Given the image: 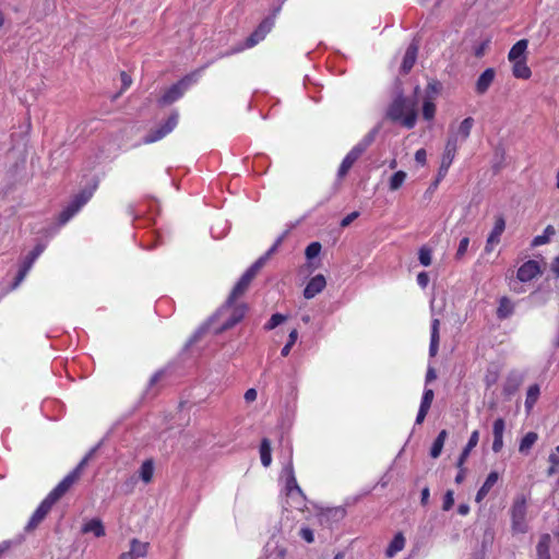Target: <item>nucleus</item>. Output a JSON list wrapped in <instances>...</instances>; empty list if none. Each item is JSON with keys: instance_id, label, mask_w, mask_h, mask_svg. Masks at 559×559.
<instances>
[{"instance_id": "f257e3e1", "label": "nucleus", "mask_w": 559, "mask_h": 559, "mask_svg": "<svg viewBox=\"0 0 559 559\" xmlns=\"http://www.w3.org/2000/svg\"><path fill=\"white\" fill-rule=\"evenodd\" d=\"M388 117L399 121L407 129H412L417 119L416 104L406 97L397 96L388 110Z\"/></svg>"}, {"instance_id": "f03ea898", "label": "nucleus", "mask_w": 559, "mask_h": 559, "mask_svg": "<svg viewBox=\"0 0 559 559\" xmlns=\"http://www.w3.org/2000/svg\"><path fill=\"white\" fill-rule=\"evenodd\" d=\"M512 531L514 533H525L528 528L526 522V499L524 496H518L510 510Z\"/></svg>"}, {"instance_id": "7ed1b4c3", "label": "nucleus", "mask_w": 559, "mask_h": 559, "mask_svg": "<svg viewBox=\"0 0 559 559\" xmlns=\"http://www.w3.org/2000/svg\"><path fill=\"white\" fill-rule=\"evenodd\" d=\"M376 131L369 132L357 145H355L350 152L343 159L340 169L338 177H343L347 174L354 163L360 157V155L367 150V147L373 142Z\"/></svg>"}, {"instance_id": "20e7f679", "label": "nucleus", "mask_w": 559, "mask_h": 559, "mask_svg": "<svg viewBox=\"0 0 559 559\" xmlns=\"http://www.w3.org/2000/svg\"><path fill=\"white\" fill-rule=\"evenodd\" d=\"M91 191H82L78 194L72 202L60 213L59 221L61 224H66L73 217L80 209L91 199Z\"/></svg>"}, {"instance_id": "39448f33", "label": "nucleus", "mask_w": 559, "mask_h": 559, "mask_svg": "<svg viewBox=\"0 0 559 559\" xmlns=\"http://www.w3.org/2000/svg\"><path fill=\"white\" fill-rule=\"evenodd\" d=\"M273 24L274 22L271 19H265L262 21L258 28L247 38L246 45L234 49L233 52H239L245 48H251L255 46L258 43L264 39L265 35L272 29Z\"/></svg>"}, {"instance_id": "423d86ee", "label": "nucleus", "mask_w": 559, "mask_h": 559, "mask_svg": "<svg viewBox=\"0 0 559 559\" xmlns=\"http://www.w3.org/2000/svg\"><path fill=\"white\" fill-rule=\"evenodd\" d=\"M228 312H229V316L223 322L222 326L218 329L219 332L228 330V329L233 328L235 324H237L239 321H241V319L245 317V313H246V307H245V305H239V306L234 307L233 304H230V306L228 308V306L226 304L222 310V313H228Z\"/></svg>"}, {"instance_id": "0eeeda50", "label": "nucleus", "mask_w": 559, "mask_h": 559, "mask_svg": "<svg viewBox=\"0 0 559 559\" xmlns=\"http://www.w3.org/2000/svg\"><path fill=\"white\" fill-rule=\"evenodd\" d=\"M284 473L286 474V489L288 495H294L295 492L298 495H302L300 487L297 484L296 477L294 475L293 468V448L288 444V459L287 463L284 467Z\"/></svg>"}, {"instance_id": "6e6552de", "label": "nucleus", "mask_w": 559, "mask_h": 559, "mask_svg": "<svg viewBox=\"0 0 559 559\" xmlns=\"http://www.w3.org/2000/svg\"><path fill=\"white\" fill-rule=\"evenodd\" d=\"M53 504L49 499L45 498L31 516L25 530L27 532L35 530L49 513Z\"/></svg>"}, {"instance_id": "1a4fd4ad", "label": "nucleus", "mask_w": 559, "mask_h": 559, "mask_svg": "<svg viewBox=\"0 0 559 559\" xmlns=\"http://www.w3.org/2000/svg\"><path fill=\"white\" fill-rule=\"evenodd\" d=\"M177 122H178V115L177 114L171 115L167 119V121L165 122L164 126L150 132V134L146 135L144 142L153 143V142H156V141L163 139L164 136H166L168 133H170L175 129V127L177 126Z\"/></svg>"}, {"instance_id": "9d476101", "label": "nucleus", "mask_w": 559, "mask_h": 559, "mask_svg": "<svg viewBox=\"0 0 559 559\" xmlns=\"http://www.w3.org/2000/svg\"><path fill=\"white\" fill-rule=\"evenodd\" d=\"M504 229H506L504 218L501 215L497 216L495 226H493L492 230L490 231V234L487 238V241H486L485 251L487 253L491 252L493 250V248L500 242V237H501L502 233L504 231Z\"/></svg>"}, {"instance_id": "9b49d317", "label": "nucleus", "mask_w": 559, "mask_h": 559, "mask_svg": "<svg viewBox=\"0 0 559 559\" xmlns=\"http://www.w3.org/2000/svg\"><path fill=\"white\" fill-rule=\"evenodd\" d=\"M189 85V82L188 80H182L176 84H174L171 87H169L165 93L164 95L160 97V103L163 105H169L174 102H176L177 99H179L185 91L187 90Z\"/></svg>"}, {"instance_id": "f8f14e48", "label": "nucleus", "mask_w": 559, "mask_h": 559, "mask_svg": "<svg viewBox=\"0 0 559 559\" xmlns=\"http://www.w3.org/2000/svg\"><path fill=\"white\" fill-rule=\"evenodd\" d=\"M148 543L133 538L130 543V550L122 552L119 559H139L147 555Z\"/></svg>"}, {"instance_id": "ddd939ff", "label": "nucleus", "mask_w": 559, "mask_h": 559, "mask_svg": "<svg viewBox=\"0 0 559 559\" xmlns=\"http://www.w3.org/2000/svg\"><path fill=\"white\" fill-rule=\"evenodd\" d=\"M473 126L474 119L467 117L460 123L456 130L451 129L449 138H456V145H460L468 139Z\"/></svg>"}, {"instance_id": "4468645a", "label": "nucleus", "mask_w": 559, "mask_h": 559, "mask_svg": "<svg viewBox=\"0 0 559 559\" xmlns=\"http://www.w3.org/2000/svg\"><path fill=\"white\" fill-rule=\"evenodd\" d=\"M326 285L325 277L321 274L313 276L307 284L304 296L306 299H311L319 293H321Z\"/></svg>"}, {"instance_id": "2eb2a0df", "label": "nucleus", "mask_w": 559, "mask_h": 559, "mask_svg": "<svg viewBox=\"0 0 559 559\" xmlns=\"http://www.w3.org/2000/svg\"><path fill=\"white\" fill-rule=\"evenodd\" d=\"M539 272L540 270L538 263L534 260H530L520 266L516 275L521 282H528L533 280Z\"/></svg>"}, {"instance_id": "dca6fc26", "label": "nucleus", "mask_w": 559, "mask_h": 559, "mask_svg": "<svg viewBox=\"0 0 559 559\" xmlns=\"http://www.w3.org/2000/svg\"><path fill=\"white\" fill-rule=\"evenodd\" d=\"M504 428H506V424L502 418H498L495 420L493 426H492V435H493L492 451L495 453L500 452L503 447Z\"/></svg>"}, {"instance_id": "f3484780", "label": "nucleus", "mask_w": 559, "mask_h": 559, "mask_svg": "<svg viewBox=\"0 0 559 559\" xmlns=\"http://www.w3.org/2000/svg\"><path fill=\"white\" fill-rule=\"evenodd\" d=\"M253 278L245 272V274L240 277L238 283L233 288L227 299L228 307L230 306V304H234V301L247 290Z\"/></svg>"}, {"instance_id": "a211bd4d", "label": "nucleus", "mask_w": 559, "mask_h": 559, "mask_svg": "<svg viewBox=\"0 0 559 559\" xmlns=\"http://www.w3.org/2000/svg\"><path fill=\"white\" fill-rule=\"evenodd\" d=\"M81 532H82L83 534H88V533H91V534H93L95 537H103V536H105V534H106L105 526H104V524H103L102 520H100V519H97V518H95V519H91V520L86 521V522L83 524V526H82V528H81Z\"/></svg>"}, {"instance_id": "6ab92c4d", "label": "nucleus", "mask_w": 559, "mask_h": 559, "mask_svg": "<svg viewBox=\"0 0 559 559\" xmlns=\"http://www.w3.org/2000/svg\"><path fill=\"white\" fill-rule=\"evenodd\" d=\"M459 145H456V138H449L444 147V152L442 154L441 163L443 164V168L450 167L454 160L456 155Z\"/></svg>"}, {"instance_id": "aec40b11", "label": "nucleus", "mask_w": 559, "mask_h": 559, "mask_svg": "<svg viewBox=\"0 0 559 559\" xmlns=\"http://www.w3.org/2000/svg\"><path fill=\"white\" fill-rule=\"evenodd\" d=\"M495 70L492 68L486 69L478 78L476 82V92L478 94H484L487 92L489 86L495 80Z\"/></svg>"}, {"instance_id": "412c9836", "label": "nucleus", "mask_w": 559, "mask_h": 559, "mask_svg": "<svg viewBox=\"0 0 559 559\" xmlns=\"http://www.w3.org/2000/svg\"><path fill=\"white\" fill-rule=\"evenodd\" d=\"M418 51V45L417 43L413 41L406 49L403 62H402V71L404 73H407L411 71V69L414 67L416 57Z\"/></svg>"}, {"instance_id": "4be33fe9", "label": "nucleus", "mask_w": 559, "mask_h": 559, "mask_svg": "<svg viewBox=\"0 0 559 559\" xmlns=\"http://www.w3.org/2000/svg\"><path fill=\"white\" fill-rule=\"evenodd\" d=\"M499 479V474L497 472H490L483 484V486L479 488V490L476 493L475 500L476 502H480L485 499V497L488 495V492L491 490V488L497 484Z\"/></svg>"}, {"instance_id": "5701e85b", "label": "nucleus", "mask_w": 559, "mask_h": 559, "mask_svg": "<svg viewBox=\"0 0 559 559\" xmlns=\"http://www.w3.org/2000/svg\"><path fill=\"white\" fill-rule=\"evenodd\" d=\"M528 41L527 39H521L516 41L510 49L508 58L509 60L516 61V60H525L526 59V49H527Z\"/></svg>"}, {"instance_id": "b1692460", "label": "nucleus", "mask_w": 559, "mask_h": 559, "mask_svg": "<svg viewBox=\"0 0 559 559\" xmlns=\"http://www.w3.org/2000/svg\"><path fill=\"white\" fill-rule=\"evenodd\" d=\"M92 455V452L88 453L80 463L79 465L71 472L69 473L63 479H62V483L66 484V486L68 487V489H70L72 487V485L80 478L81 476V473H82V469L84 468V466L86 465L90 456Z\"/></svg>"}, {"instance_id": "393cba45", "label": "nucleus", "mask_w": 559, "mask_h": 559, "mask_svg": "<svg viewBox=\"0 0 559 559\" xmlns=\"http://www.w3.org/2000/svg\"><path fill=\"white\" fill-rule=\"evenodd\" d=\"M478 441H479V431L478 430H474L471 433L468 442L465 445V448L463 449V451H462V453H461V455L459 457L457 467L463 466V464L466 461V459L468 457L471 451L477 445Z\"/></svg>"}, {"instance_id": "a878e982", "label": "nucleus", "mask_w": 559, "mask_h": 559, "mask_svg": "<svg viewBox=\"0 0 559 559\" xmlns=\"http://www.w3.org/2000/svg\"><path fill=\"white\" fill-rule=\"evenodd\" d=\"M439 319H432L431 322V337H430V346H429V355L431 357L437 355L439 347Z\"/></svg>"}, {"instance_id": "bb28decb", "label": "nucleus", "mask_w": 559, "mask_h": 559, "mask_svg": "<svg viewBox=\"0 0 559 559\" xmlns=\"http://www.w3.org/2000/svg\"><path fill=\"white\" fill-rule=\"evenodd\" d=\"M514 311V305L508 297H502L499 300V306L497 309V317L500 320H504L509 318Z\"/></svg>"}, {"instance_id": "cd10ccee", "label": "nucleus", "mask_w": 559, "mask_h": 559, "mask_svg": "<svg viewBox=\"0 0 559 559\" xmlns=\"http://www.w3.org/2000/svg\"><path fill=\"white\" fill-rule=\"evenodd\" d=\"M404 546H405V538L402 533H397L385 550L386 557H389V558L394 557L399 551H401L404 548Z\"/></svg>"}, {"instance_id": "c85d7f7f", "label": "nucleus", "mask_w": 559, "mask_h": 559, "mask_svg": "<svg viewBox=\"0 0 559 559\" xmlns=\"http://www.w3.org/2000/svg\"><path fill=\"white\" fill-rule=\"evenodd\" d=\"M513 68L512 73L518 79H528L532 74L531 69L526 64L525 60L512 61Z\"/></svg>"}, {"instance_id": "c756f323", "label": "nucleus", "mask_w": 559, "mask_h": 559, "mask_svg": "<svg viewBox=\"0 0 559 559\" xmlns=\"http://www.w3.org/2000/svg\"><path fill=\"white\" fill-rule=\"evenodd\" d=\"M271 451V441L266 438L262 439L260 444V457L264 467H269L272 463Z\"/></svg>"}, {"instance_id": "7c9ffc66", "label": "nucleus", "mask_w": 559, "mask_h": 559, "mask_svg": "<svg viewBox=\"0 0 559 559\" xmlns=\"http://www.w3.org/2000/svg\"><path fill=\"white\" fill-rule=\"evenodd\" d=\"M140 478L145 483L148 484L153 479L154 475V462L153 460H146L142 463L140 471H139Z\"/></svg>"}, {"instance_id": "2f4dec72", "label": "nucleus", "mask_w": 559, "mask_h": 559, "mask_svg": "<svg viewBox=\"0 0 559 559\" xmlns=\"http://www.w3.org/2000/svg\"><path fill=\"white\" fill-rule=\"evenodd\" d=\"M556 234L555 227L552 225H548L545 229L543 235H538L534 237L532 241L533 247H539L542 245H545L550 241L551 237Z\"/></svg>"}, {"instance_id": "473e14b6", "label": "nucleus", "mask_w": 559, "mask_h": 559, "mask_svg": "<svg viewBox=\"0 0 559 559\" xmlns=\"http://www.w3.org/2000/svg\"><path fill=\"white\" fill-rule=\"evenodd\" d=\"M538 439V436L536 432H527L521 440L520 442V447H519V451L521 453H528V451L531 450V448L535 444V442L537 441Z\"/></svg>"}, {"instance_id": "72a5a7b5", "label": "nucleus", "mask_w": 559, "mask_h": 559, "mask_svg": "<svg viewBox=\"0 0 559 559\" xmlns=\"http://www.w3.org/2000/svg\"><path fill=\"white\" fill-rule=\"evenodd\" d=\"M549 543H550V536L548 534H545L540 537V539L536 546L537 558L550 559Z\"/></svg>"}, {"instance_id": "f704fd0d", "label": "nucleus", "mask_w": 559, "mask_h": 559, "mask_svg": "<svg viewBox=\"0 0 559 559\" xmlns=\"http://www.w3.org/2000/svg\"><path fill=\"white\" fill-rule=\"evenodd\" d=\"M406 177H407V175L403 170H399V171L394 173L391 176L390 181H389L390 190L396 191L397 189H400L402 187V185L404 183Z\"/></svg>"}, {"instance_id": "c9c22d12", "label": "nucleus", "mask_w": 559, "mask_h": 559, "mask_svg": "<svg viewBox=\"0 0 559 559\" xmlns=\"http://www.w3.org/2000/svg\"><path fill=\"white\" fill-rule=\"evenodd\" d=\"M539 386L537 384H533L528 388L525 400V407L531 409L536 403L539 396Z\"/></svg>"}, {"instance_id": "e433bc0d", "label": "nucleus", "mask_w": 559, "mask_h": 559, "mask_svg": "<svg viewBox=\"0 0 559 559\" xmlns=\"http://www.w3.org/2000/svg\"><path fill=\"white\" fill-rule=\"evenodd\" d=\"M68 487L66 486L62 480L48 493L46 497L49 499L52 503H56L67 491Z\"/></svg>"}, {"instance_id": "4c0bfd02", "label": "nucleus", "mask_w": 559, "mask_h": 559, "mask_svg": "<svg viewBox=\"0 0 559 559\" xmlns=\"http://www.w3.org/2000/svg\"><path fill=\"white\" fill-rule=\"evenodd\" d=\"M418 260L421 265L429 266L432 261V250L427 246L420 247L418 251Z\"/></svg>"}, {"instance_id": "58836bf2", "label": "nucleus", "mask_w": 559, "mask_h": 559, "mask_svg": "<svg viewBox=\"0 0 559 559\" xmlns=\"http://www.w3.org/2000/svg\"><path fill=\"white\" fill-rule=\"evenodd\" d=\"M433 397H435V393H433V390L431 389H425L424 391V394H423V397H421V402H420V406L421 408H425V409H428L430 408L431 406V403L433 401Z\"/></svg>"}, {"instance_id": "ea45409f", "label": "nucleus", "mask_w": 559, "mask_h": 559, "mask_svg": "<svg viewBox=\"0 0 559 559\" xmlns=\"http://www.w3.org/2000/svg\"><path fill=\"white\" fill-rule=\"evenodd\" d=\"M297 337H298V332L297 330H293L289 335H288V342L286 343V345L282 348V356L286 357L289 355V352L293 347V345L296 343L297 341Z\"/></svg>"}, {"instance_id": "a19ab883", "label": "nucleus", "mask_w": 559, "mask_h": 559, "mask_svg": "<svg viewBox=\"0 0 559 559\" xmlns=\"http://www.w3.org/2000/svg\"><path fill=\"white\" fill-rule=\"evenodd\" d=\"M321 252V243L320 242H311L310 245H308V247L306 248V251H305V254L307 257L308 260H311L316 257H318Z\"/></svg>"}, {"instance_id": "79ce46f5", "label": "nucleus", "mask_w": 559, "mask_h": 559, "mask_svg": "<svg viewBox=\"0 0 559 559\" xmlns=\"http://www.w3.org/2000/svg\"><path fill=\"white\" fill-rule=\"evenodd\" d=\"M269 258L263 255L259 258L247 271L246 273L249 274L252 278L257 275V273L260 271V269L265 264L266 260Z\"/></svg>"}, {"instance_id": "37998d69", "label": "nucleus", "mask_w": 559, "mask_h": 559, "mask_svg": "<svg viewBox=\"0 0 559 559\" xmlns=\"http://www.w3.org/2000/svg\"><path fill=\"white\" fill-rule=\"evenodd\" d=\"M269 258L263 255L259 258L247 271L246 273L249 274L252 278L257 275V273L260 271V269L265 264L266 260Z\"/></svg>"}, {"instance_id": "c03bdc74", "label": "nucleus", "mask_w": 559, "mask_h": 559, "mask_svg": "<svg viewBox=\"0 0 559 559\" xmlns=\"http://www.w3.org/2000/svg\"><path fill=\"white\" fill-rule=\"evenodd\" d=\"M269 258L263 255L259 258L247 271L246 273L249 274L252 278L257 275V273L260 271V269L265 264L266 260Z\"/></svg>"}, {"instance_id": "a18cd8bd", "label": "nucleus", "mask_w": 559, "mask_h": 559, "mask_svg": "<svg viewBox=\"0 0 559 559\" xmlns=\"http://www.w3.org/2000/svg\"><path fill=\"white\" fill-rule=\"evenodd\" d=\"M436 114V106L432 102L426 100L423 106V116L426 120H431Z\"/></svg>"}, {"instance_id": "49530a36", "label": "nucleus", "mask_w": 559, "mask_h": 559, "mask_svg": "<svg viewBox=\"0 0 559 559\" xmlns=\"http://www.w3.org/2000/svg\"><path fill=\"white\" fill-rule=\"evenodd\" d=\"M284 321H285V317L284 316H282L281 313H275V314H273L270 318L267 323L264 325V329L265 330H273L277 325H280L281 323H283Z\"/></svg>"}, {"instance_id": "de8ad7c7", "label": "nucleus", "mask_w": 559, "mask_h": 559, "mask_svg": "<svg viewBox=\"0 0 559 559\" xmlns=\"http://www.w3.org/2000/svg\"><path fill=\"white\" fill-rule=\"evenodd\" d=\"M468 246H469V238L468 237L462 238L459 243L457 251L455 253V258L457 260H461L464 257V254L466 253V251L468 249Z\"/></svg>"}, {"instance_id": "09e8293b", "label": "nucleus", "mask_w": 559, "mask_h": 559, "mask_svg": "<svg viewBox=\"0 0 559 559\" xmlns=\"http://www.w3.org/2000/svg\"><path fill=\"white\" fill-rule=\"evenodd\" d=\"M31 270V264H23L22 267L20 269L16 277H15V281H14V284H13V288L17 287L22 282L23 280L25 278L26 274L28 273V271Z\"/></svg>"}, {"instance_id": "8fccbe9b", "label": "nucleus", "mask_w": 559, "mask_h": 559, "mask_svg": "<svg viewBox=\"0 0 559 559\" xmlns=\"http://www.w3.org/2000/svg\"><path fill=\"white\" fill-rule=\"evenodd\" d=\"M549 462L551 463V467L548 471V474H554L556 472V467L559 466V445L556 447L554 453L549 455Z\"/></svg>"}, {"instance_id": "3c124183", "label": "nucleus", "mask_w": 559, "mask_h": 559, "mask_svg": "<svg viewBox=\"0 0 559 559\" xmlns=\"http://www.w3.org/2000/svg\"><path fill=\"white\" fill-rule=\"evenodd\" d=\"M454 504V492L452 490H448L443 497L442 509L444 511H449Z\"/></svg>"}, {"instance_id": "603ef678", "label": "nucleus", "mask_w": 559, "mask_h": 559, "mask_svg": "<svg viewBox=\"0 0 559 559\" xmlns=\"http://www.w3.org/2000/svg\"><path fill=\"white\" fill-rule=\"evenodd\" d=\"M299 536L307 543H313L314 540L313 531L309 527H301L299 530Z\"/></svg>"}, {"instance_id": "864d4df0", "label": "nucleus", "mask_w": 559, "mask_h": 559, "mask_svg": "<svg viewBox=\"0 0 559 559\" xmlns=\"http://www.w3.org/2000/svg\"><path fill=\"white\" fill-rule=\"evenodd\" d=\"M443 445L444 444L442 442L435 440L430 449L431 457L437 459L441 454Z\"/></svg>"}, {"instance_id": "5fc2aeb1", "label": "nucleus", "mask_w": 559, "mask_h": 559, "mask_svg": "<svg viewBox=\"0 0 559 559\" xmlns=\"http://www.w3.org/2000/svg\"><path fill=\"white\" fill-rule=\"evenodd\" d=\"M359 216L358 212H352L341 221L342 227H347Z\"/></svg>"}, {"instance_id": "6e6d98bb", "label": "nucleus", "mask_w": 559, "mask_h": 559, "mask_svg": "<svg viewBox=\"0 0 559 559\" xmlns=\"http://www.w3.org/2000/svg\"><path fill=\"white\" fill-rule=\"evenodd\" d=\"M490 40L489 39H486L484 40L481 44H479L478 46L475 47L474 49V53L476 57H481L485 52V50L487 49L488 45H489Z\"/></svg>"}, {"instance_id": "4d7b16f0", "label": "nucleus", "mask_w": 559, "mask_h": 559, "mask_svg": "<svg viewBox=\"0 0 559 559\" xmlns=\"http://www.w3.org/2000/svg\"><path fill=\"white\" fill-rule=\"evenodd\" d=\"M417 283L418 285L421 287V288H425L427 287L428 283H429V276L426 272H420L418 275H417Z\"/></svg>"}, {"instance_id": "13d9d810", "label": "nucleus", "mask_w": 559, "mask_h": 559, "mask_svg": "<svg viewBox=\"0 0 559 559\" xmlns=\"http://www.w3.org/2000/svg\"><path fill=\"white\" fill-rule=\"evenodd\" d=\"M41 253V249L36 248L34 251H32L23 264H31L33 265L34 261L37 259V257Z\"/></svg>"}, {"instance_id": "bf43d9fd", "label": "nucleus", "mask_w": 559, "mask_h": 559, "mask_svg": "<svg viewBox=\"0 0 559 559\" xmlns=\"http://www.w3.org/2000/svg\"><path fill=\"white\" fill-rule=\"evenodd\" d=\"M426 157H427V154H426V151L424 148H419V150L416 151V153H415V160L418 164L425 165Z\"/></svg>"}, {"instance_id": "052dcab7", "label": "nucleus", "mask_w": 559, "mask_h": 559, "mask_svg": "<svg viewBox=\"0 0 559 559\" xmlns=\"http://www.w3.org/2000/svg\"><path fill=\"white\" fill-rule=\"evenodd\" d=\"M428 412H429L428 409L419 407L418 414H417V417H416V420H415V424L416 425L423 424V421L425 420Z\"/></svg>"}, {"instance_id": "680f3d73", "label": "nucleus", "mask_w": 559, "mask_h": 559, "mask_svg": "<svg viewBox=\"0 0 559 559\" xmlns=\"http://www.w3.org/2000/svg\"><path fill=\"white\" fill-rule=\"evenodd\" d=\"M257 395H258V393L254 389H249L246 391L243 397H245L246 402L250 403V402L255 401Z\"/></svg>"}, {"instance_id": "e2e57ef3", "label": "nucleus", "mask_w": 559, "mask_h": 559, "mask_svg": "<svg viewBox=\"0 0 559 559\" xmlns=\"http://www.w3.org/2000/svg\"><path fill=\"white\" fill-rule=\"evenodd\" d=\"M121 83H122V90H127L132 83L130 75L127 74L126 72H121Z\"/></svg>"}, {"instance_id": "0e129e2a", "label": "nucleus", "mask_w": 559, "mask_h": 559, "mask_svg": "<svg viewBox=\"0 0 559 559\" xmlns=\"http://www.w3.org/2000/svg\"><path fill=\"white\" fill-rule=\"evenodd\" d=\"M436 378H437V372H436L435 368L429 367L427 369V373H426V383H429V382L436 380Z\"/></svg>"}, {"instance_id": "69168bd1", "label": "nucleus", "mask_w": 559, "mask_h": 559, "mask_svg": "<svg viewBox=\"0 0 559 559\" xmlns=\"http://www.w3.org/2000/svg\"><path fill=\"white\" fill-rule=\"evenodd\" d=\"M429 496H430V491H429V488L428 487H425L423 490H421V495H420V502L421 504L426 506L429 501Z\"/></svg>"}, {"instance_id": "338daca9", "label": "nucleus", "mask_w": 559, "mask_h": 559, "mask_svg": "<svg viewBox=\"0 0 559 559\" xmlns=\"http://www.w3.org/2000/svg\"><path fill=\"white\" fill-rule=\"evenodd\" d=\"M457 512L461 515H467L468 512H469V507L467 504H465V503H462V504L459 506Z\"/></svg>"}, {"instance_id": "774afa93", "label": "nucleus", "mask_w": 559, "mask_h": 559, "mask_svg": "<svg viewBox=\"0 0 559 559\" xmlns=\"http://www.w3.org/2000/svg\"><path fill=\"white\" fill-rule=\"evenodd\" d=\"M281 241H282V238H278L277 241L269 249V251L264 255L270 258L271 254H273L276 251L277 246L281 243Z\"/></svg>"}]
</instances>
